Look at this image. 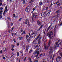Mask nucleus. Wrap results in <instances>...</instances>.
<instances>
[{"label": "nucleus", "mask_w": 62, "mask_h": 62, "mask_svg": "<svg viewBox=\"0 0 62 62\" xmlns=\"http://www.w3.org/2000/svg\"><path fill=\"white\" fill-rule=\"evenodd\" d=\"M36 44H35V46H34V47L35 48V49H37V50H35V53L36 54H39V52L40 51H39V49L40 48V46L39 45L38 46H37L36 45Z\"/></svg>", "instance_id": "f257e3e1"}, {"label": "nucleus", "mask_w": 62, "mask_h": 62, "mask_svg": "<svg viewBox=\"0 0 62 62\" xmlns=\"http://www.w3.org/2000/svg\"><path fill=\"white\" fill-rule=\"evenodd\" d=\"M54 50H55L56 49V47H54L53 46L50 47L49 52V54H53V52H54Z\"/></svg>", "instance_id": "f03ea898"}, {"label": "nucleus", "mask_w": 62, "mask_h": 62, "mask_svg": "<svg viewBox=\"0 0 62 62\" xmlns=\"http://www.w3.org/2000/svg\"><path fill=\"white\" fill-rule=\"evenodd\" d=\"M40 35L39 34L38 36L35 39L36 40H38V39L39 40H40V39H42V37L41 36L40 37Z\"/></svg>", "instance_id": "7ed1b4c3"}, {"label": "nucleus", "mask_w": 62, "mask_h": 62, "mask_svg": "<svg viewBox=\"0 0 62 62\" xmlns=\"http://www.w3.org/2000/svg\"><path fill=\"white\" fill-rule=\"evenodd\" d=\"M26 39H27V41L28 42H29V41H30V38L28 35H26Z\"/></svg>", "instance_id": "20e7f679"}, {"label": "nucleus", "mask_w": 62, "mask_h": 62, "mask_svg": "<svg viewBox=\"0 0 62 62\" xmlns=\"http://www.w3.org/2000/svg\"><path fill=\"white\" fill-rule=\"evenodd\" d=\"M36 36V34L35 33H32L31 35V38H34Z\"/></svg>", "instance_id": "39448f33"}, {"label": "nucleus", "mask_w": 62, "mask_h": 62, "mask_svg": "<svg viewBox=\"0 0 62 62\" xmlns=\"http://www.w3.org/2000/svg\"><path fill=\"white\" fill-rule=\"evenodd\" d=\"M30 10V6H27V7L26 9H25V11H26V12H29Z\"/></svg>", "instance_id": "423d86ee"}, {"label": "nucleus", "mask_w": 62, "mask_h": 62, "mask_svg": "<svg viewBox=\"0 0 62 62\" xmlns=\"http://www.w3.org/2000/svg\"><path fill=\"white\" fill-rule=\"evenodd\" d=\"M61 59V58L60 56H58L56 58V61L57 62H59L60 60Z\"/></svg>", "instance_id": "0eeeda50"}, {"label": "nucleus", "mask_w": 62, "mask_h": 62, "mask_svg": "<svg viewBox=\"0 0 62 62\" xmlns=\"http://www.w3.org/2000/svg\"><path fill=\"white\" fill-rule=\"evenodd\" d=\"M38 15V14L37 13H34L33 15V16L34 18H36Z\"/></svg>", "instance_id": "6e6552de"}, {"label": "nucleus", "mask_w": 62, "mask_h": 62, "mask_svg": "<svg viewBox=\"0 0 62 62\" xmlns=\"http://www.w3.org/2000/svg\"><path fill=\"white\" fill-rule=\"evenodd\" d=\"M29 20L28 21V19H26L25 20V22H24L25 24H26L27 23H29Z\"/></svg>", "instance_id": "1a4fd4ad"}, {"label": "nucleus", "mask_w": 62, "mask_h": 62, "mask_svg": "<svg viewBox=\"0 0 62 62\" xmlns=\"http://www.w3.org/2000/svg\"><path fill=\"white\" fill-rule=\"evenodd\" d=\"M41 16L43 17H44L45 16V13L44 12H43L41 14Z\"/></svg>", "instance_id": "9d476101"}, {"label": "nucleus", "mask_w": 62, "mask_h": 62, "mask_svg": "<svg viewBox=\"0 0 62 62\" xmlns=\"http://www.w3.org/2000/svg\"><path fill=\"white\" fill-rule=\"evenodd\" d=\"M37 22L38 25L40 26V25H41V23H40V21H39V20H37Z\"/></svg>", "instance_id": "9b49d317"}, {"label": "nucleus", "mask_w": 62, "mask_h": 62, "mask_svg": "<svg viewBox=\"0 0 62 62\" xmlns=\"http://www.w3.org/2000/svg\"><path fill=\"white\" fill-rule=\"evenodd\" d=\"M18 39L20 40H23V37H20L18 38Z\"/></svg>", "instance_id": "f8f14e48"}, {"label": "nucleus", "mask_w": 62, "mask_h": 62, "mask_svg": "<svg viewBox=\"0 0 62 62\" xmlns=\"http://www.w3.org/2000/svg\"><path fill=\"white\" fill-rule=\"evenodd\" d=\"M48 13L46 14V16H48L49 15H50V12H51V11L50 10H48Z\"/></svg>", "instance_id": "ddd939ff"}, {"label": "nucleus", "mask_w": 62, "mask_h": 62, "mask_svg": "<svg viewBox=\"0 0 62 62\" xmlns=\"http://www.w3.org/2000/svg\"><path fill=\"white\" fill-rule=\"evenodd\" d=\"M29 49V46L28 45H27L26 46V51H28Z\"/></svg>", "instance_id": "4468645a"}, {"label": "nucleus", "mask_w": 62, "mask_h": 62, "mask_svg": "<svg viewBox=\"0 0 62 62\" xmlns=\"http://www.w3.org/2000/svg\"><path fill=\"white\" fill-rule=\"evenodd\" d=\"M28 59L29 60V62H32V61L31 60V58H28Z\"/></svg>", "instance_id": "2eb2a0df"}, {"label": "nucleus", "mask_w": 62, "mask_h": 62, "mask_svg": "<svg viewBox=\"0 0 62 62\" xmlns=\"http://www.w3.org/2000/svg\"><path fill=\"white\" fill-rule=\"evenodd\" d=\"M37 40L38 41V44H40L41 43V40Z\"/></svg>", "instance_id": "dca6fc26"}, {"label": "nucleus", "mask_w": 62, "mask_h": 62, "mask_svg": "<svg viewBox=\"0 0 62 62\" xmlns=\"http://www.w3.org/2000/svg\"><path fill=\"white\" fill-rule=\"evenodd\" d=\"M51 1V0H46V2L47 3H49V2H50Z\"/></svg>", "instance_id": "f3484780"}, {"label": "nucleus", "mask_w": 62, "mask_h": 62, "mask_svg": "<svg viewBox=\"0 0 62 62\" xmlns=\"http://www.w3.org/2000/svg\"><path fill=\"white\" fill-rule=\"evenodd\" d=\"M7 8H8V7L7 6H6L5 7V11L6 12L8 11V9Z\"/></svg>", "instance_id": "a211bd4d"}, {"label": "nucleus", "mask_w": 62, "mask_h": 62, "mask_svg": "<svg viewBox=\"0 0 62 62\" xmlns=\"http://www.w3.org/2000/svg\"><path fill=\"white\" fill-rule=\"evenodd\" d=\"M2 0H0V6H2Z\"/></svg>", "instance_id": "6ab92c4d"}, {"label": "nucleus", "mask_w": 62, "mask_h": 62, "mask_svg": "<svg viewBox=\"0 0 62 62\" xmlns=\"http://www.w3.org/2000/svg\"><path fill=\"white\" fill-rule=\"evenodd\" d=\"M23 1L22 2V4H25V0H23Z\"/></svg>", "instance_id": "aec40b11"}, {"label": "nucleus", "mask_w": 62, "mask_h": 62, "mask_svg": "<svg viewBox=\"0 0 62 62\" xmlns=\"http://www.w3.org/2000/svg\"><path fill=\"white\" fill-rule=\"evenodd\" d=\"M5 49V51H6L7 49V47L6 46H4V49Z\"/></svg>", "instance_id": "412c9836"}, {"label": "nucleus", "mask_w": 62, "mask_h": 62, "mask_svg": "<svg viewBox=\"0 0 62 62\" xmlns=\"http://www.w3.org/2000/svg\"><path fill=\"white\" fill-rule=\"evenodd\" d=\"M49 33L50 34H52L51 35H53V32H52V31H50L49 32Z\"/></svg>", "instance_id": "4be33fe9"}, {"label": "nucleus", "mask_w": 62, "mask_h": 62, "mask_svg": "<svg viewBox=\"0 0 62 62\" xmlns=\"http://www.w3.org/2000/svg\"><path fill=\"white\" fill-rule=\"evenodd\" d=\"M42 2L40 1L39 2V5H41L42 4Z\"/></svg>", "instance_id": "5701e85b"}, {"label": "nucleus", "mask_w": 62, "mask_h": 62, "mask_svg": "<svg viewBox=\"0 0 62 62\" xmlns=\"http://www.w3.org/2000/svg\"><path fill=\"white\" fill-rule=\"evenodd\" d=\"M44 39H45L44 40V42H46V41H47V39H46V38H44Z\"/></svg>", "instance_id": "b1692460"}, {"label": "nucleus", "mask_w": 62, "mask_h": 62, "mask_svg": "<svg viewBox=\"0 0 62 62\" xmlns=\"http://www.w3.org/2000/svg\"><path fill=\"white\" fill-rule=\"evenodd\" d=\"M11 48H14V47H15V46H14V45H12L11 46Z\"/></svg>", "instance_id": "393cba45"}, {"label": "nucleus", "mask_w": 62, "mask_h": 62, "mask_svg": "<svg viewBox=\"0 0 62 62\" xmlns=\"http://www.w3.org/2000/svg\"><path fill=\"white\" fill-rule=\"evenodd\" d=\"M36 40H34V41H33L32 42L33 44H35L36 43Z\"/></svg>", "instance_id": "a878e982"}, {"label": "nucleus", "mask_w": 62, "mask_h": 62, "mask_svg": "<svg viewBox=\"0 0 62 62\" xmlns=\"http://www.w3.org/2000/svg\"><path fill=\"white\" fill-rule=\"evenodd\" d=\"M2 15L0 13V18H2Z\"/></svg>", "instance_id": "bb28decb"}, {"label": "nucleus", "mask_w": 62, "mask_h": 62, "mask_svg": "<svg viewBox=\"0 0 62 62\" xmlns=\"http://www.w3.org/2000/svg\"><path fill=\"white\" fill-rule=\"evenodd\" d=\"M57 5L58 7H59L61 5V4L59 3L57 4Z\"/></svg>", "instance_id": "cd10ccee"}, {"label": "nucleus", "mask_w": 62, "mask_h": 62, "mask_svg": "<svg viewBox=\"0 0 62 62\" xmlns=\"http://www.w3.org/2000/svg\"><path fill=\"white\" fill-rule=\"evenodd\" d=\"M55 18H56V17H53V20H54L55 19Z\"/></svg>", "instance_id": "c85d7f7f"}, {"label": "nucleus", "mask_w": 62, "mask_h": 62, "mask_svg": "<svg viewBox=\"0 0 62 62\" xmlns=\"http://www.w3.org/2000/svg\"><path fill=\"white\" fill-rule=\"evenodd\" d=\"M58 42H59V41L56 42L55 44L56 45H58Z\"/></svg>", "instance_id": "c756f323"}, {"label": "nucleus", "mask_w": 62, "mask_h": 62, "mask_svg": "<svg viewBox=\"0 0 62 62\" xmlns=\"http://www.w3.org/2000/svg\"><path fill=\"white\" fill-rule=\"evenodd\" d=\"M50 42L49 41L48 42V47H50Z\"/></svg>", "instance_id": "7c9ffc66"}, {"label": "nucleus", "mask_w": 62, "mask_h": 62, "mask_svg": "<svg viewBox=\"0 0 62 62\" xmlns=\"http://www.w3.org/2000/svg\"><path fill=\"white\" fill-rule=\"evenodd\" d=\"M32 50L31 49L29 53L30 54V53H31L32 52Z\"/></svg>", "instance_id": "2f4dec72"}, {"label": "nucleus", "mask_w": 62, "mask_h": 62, "mask_svg": "<svg viewBox=\"0 0 62 62\" xmlns=\"http://www.w3.org/2000/svg\"><path fill=\"white\" fill-rule=\"evenodd\" d=\"M51 34H49V38L51 39Z\"/></svg>", "instance_id": "473e14b6"}, {"label": "nucleus", "mask_w": 62, "mask_h": 62, "mask_svg": "<svg viewBox=\"0 0 62 62\" xmlns=\"http://www.w3.org/2000/svg\"><path fill=\"white\" fill-rule=\"evenodd\" d=\"M14 28V27H13L11 29V31H12V30H13V29Z\"/></svg>", "instance_id": "72a5a7b5"}, {"label": "nucleus", "mask_w": 62, "mask_h": 62, "mask_svg": "<svg viewBox=\"0 0 62 62\" xmlns=\"http://www.w3.org/2000/svg\"><path fill=\"white\" fill-rule=\"evenodd\" d=\"M59 44H58V45H56V47H59Z\"/></svg>", "instance_id": "f704fd0d"}, {"label": "nucleus", "mask_w": 62, "mask_h": 62, "mask_svg": "<svg viewBox=\"0 0 62 62\" xmlns=\"http://www.w3.org/2000/svg\"><path fill=\"white\" fill-rule=\"evenodd\" d=\"M3 9V8H2L1 7H0V10H2Z\"/></svg>", "instance_id": "c9c22d12"}, {"label": "nucleus", "mask_w": 62, "mask_h": 62, "mask_svg": "<svg viewBox=\"0 0 62 62\" xmlns=\"http://www.w3.org/2000/svg\"><path fill=\"white\" fill-rule=\"evenodd\" d=\"M2 13H3V11H2V10H1L0 11V13L2 14Z\"/></svg>", "instance_id": "e433bc0d"}, {"label": "nucleus", "mask_w": 62, "mask_h": 62, "mask_svg": "<svg viewBox=\"0 0 62 62\" xmlns=\"http://www.w3.org/2000/svg\"><path fill=\"white\" fill-rule=\"evenodd\" d=\"M26 57L24 59V61H25V60H26Z\"/></svg>", "instance_id": "4c0bfd02"}, {"label": "nucleus", "mask_w": 62, "mask_h": 62, "mask_svg": "<svg viewBox=\"0 0 62 62\" xmlns=\"http://www.w3.org/2000/svg\"><path fill=\"white\" fill-rule=\"evenodd\" d=\"M13 17L14 18H15V17H16V16H15V14H13Z\"/></svg>", "instance_id": "58836bf2"}, {"label": "nucleus", "mask_w": 62, "mask_h": 62, "mask_svg": "<svg viewBox=\"0 0 62 62\" xmlns=\"http://www.w3.org/2000/svg\"><path fill=\"white\" fill-rule=\"evenodd\" d=\"M52 6H53V4L52 3H51V4L50 5V7H52Z\"/></svg>", "instance_id": "ea45409f"}, {"label": "nucleus", "mask_w": 62, "mask_h": 62, "mask_svg": "<svg viewBox=\"0 0 62 62\" xmlns=\"http://www.w3.org/2000/svg\"><path fill=\"white\" fill-rule=\"evenodd\" d=\"M35 9H36V8H33V11H34V10H35Z\"/></svg>", "instance_id": "a19ab883"}, {"label": "nucleus", "mask_w": 62, "mask_h": 62, "mask_svg": "<svg viewBox=\"0 0 62 62\" xmlns=\"http://www.w3.org/2000/svg\"><path fill=\"white\" fill-rule=\"evenodd\" d=\"M22 18H20V19H19V21H21V20H22Z\"/></svg>", "instance_id": "79ce46f5"}, {"label": "nucleus", "mask_w": 62, "mask_h": 62, "mask_svg": "<svg viewBox=\"0 0 62 62\" xmlns=\"http://www.w3.org/2000/svg\"><path fill=\"white\" fill-rule=\"evenodd\" d=\"M13 41L15 43L16 42V41L15 40V39H13Z\"/></svg>", "instance_id": "37998d69"}, {"label": "nucleus", "mask_w": 62, "mask_h": 62, "mask_svg": "<svg viewBox=\"0 0 62 62\" xmlns=\"http://www.w3.org/2000/svg\"><path fill=\"white\" fill-rule=\"evenodd\" d=\"M21 32H23V31L22 30V29H21Z\"/></svg>", "instance_id": "c03bdc74"}, {"label": "nucleus", "mask_w": 62, "mask_h": 62, "mask_svg": "<svg viewBox=\"0 0 62 62\" xmlns=\"http://www.w3.org/2000/svg\"><path fill=\"white\" fill-rule=\"evenodd\" d=\"M17 46H19V43H17Z\"/></svg>", "instance_id": "a18cd8bd"}, {"label": "nucleus", "mask_w": 62, "mask_h": 62, "mask_svg": "<svg viewBox=\"0 0 62 62\" xmlns=\"http://www.w3.org/2000/svg\"><path fill=\"white\" fill-rule=\"evenodd\" d=\"M41 29V28H40L39 29H38V30H37L38 31H40V29Z\"/></svg>", "instance_id": "49530a36"}, {"label": "nucleus", "mask_w": 62, "mask_h": 62, "mask_svg": "<svg viewBox=\"0 0 62 62\" xmlns=\"http://www.w3.org/2000/svg\"><path fill=\"white\" fill-rule=\"evenodd\" d=\"M62 44V42H61L59 44V45L60 44L61 45V44Z\"/></svg>", "instance_id": "de8ad7c7"}, {"label": "nucleus", "mask_w": 62, "mask_h": 62, "mask_svg": "<svg viewBox=\"0 0 62 62\" xmlns=\"http://www.w3.org/2000/svg\"><path fill=\"white\" fill-rule=\"evenodd\" d=\"M57 17H59V15H58V14H57Z\"/></svg>", "instance_id": "09e8293b"}, {"label": "nucleus", "mask_w": 62, "mask_h": 62, "mask_svg": "<svg viewBox=\"0 0 62 62\" xmlns=\"http://www.w3.org/2000/svg\"><path fill=\"white\" fill-rule=\"evenodd\" d=\"M51 39H54V37H53V36H52L51 37Z\"/></svg>", "instance_id": "8fccbe9b"}, {"label": "nucleus", "mask_w": 62, "mask_h": 62, "mask_svg": "<svg viewBox=\"0 0 62 62\" xmlns=\"http://www.w3.org/2000/svg\"><path fill=\"white\" fill-rule=\"evenodd\" d=\"M6 13V12H5V11L3 13V15H5V14Z\"/></svg>", "instance_id": "3c124183"}, {"label": "nucleus", "mask_w": 62, "mask_h": 62, "mask_svg": "<svg viewBox=\"0 0 62 62\" xmlns=\"http://www.w3.org/2000/svg\"><path fill=\"white\" fill-rule=\"evenodd\" d=\"M34 61L36 62H39V61L38 60H35Z\"/></svg>", "instance_id": "603ef678"}, {"label": "nucleus", "mask_w": 62, "mask_h": 62, "mask_svg": "<svg viewBox=\"0 0 62 62\" xmlns=\"http://www.w3.org/2000/svg\"><path fill=\"white\" fill-rule=\"evenodd\" d=\"M11 50L12 51H14V49H13V48H12L11 49Z\"/></svg>", "instance_id": "864d4df0"}, {"label": "nucleus", "mask_w": 62, "mask_h": 62, "mask_svg": "<svg viewBox=\"0 0 62 62\" xmlns=\"http://www.w3.org/2000/svg\"><path fill=\"white\" fill-rule=\"evenodd\" d=\"M38 55H36L35 57H38Z\"/></svg>", "instance_id": "5fc2aeb1"}, {"label": "nucleus", "mask_w": 62, "mask_h": 62, "mask_svg": "<svg viewBox=\"0 0 62 62\" xmlns=\"http://www.w3.org/2000/svg\"><path fill=\"white\" fill-rule=\"evenodd\" d=\"M19 53L18 52H17V54H19Z\"/></svg>", "instance_id": "6e6d98bb"}, {"label": "nucleus", "mask_w": 62, "mask_h": 62, "mask_svg": "<svg viewBox=\"0 0 62 62\" xmlns=\"http://www.w3.org/2000/svg\"><path fill=\"white\" fill-rule=\"evenodd\" d=\"M3 51H2V50H1L0 51V54H2V52Z\"/></svg>", "instance_id": "4d7b16f0"}, {"label": "nucleus", "mask_w": 62, "mask_h": 62, "mask_svg": "<svg viewBox=\"0 0 62 62\" xmlns=\"http://www.w3.org/2000/svg\"><path fill=\"white\" fill-rule=\"evenodd\" d=\"M42 26H43V25H41V26L40 28H42Z\"/></svg>", "instance_id": "13d9d810"}, {"label": "nucleus", "mask_w": 62, "mask_h": 62, "mask_svg": "<svg viewBox=\"0 0 62 62\" xmlns=\"http://www.w3.org/2000/svg\"><path fill=\"white\" fill-rule=\"evenodd\" d=\"M57 4H58V3H59V1H57Z\"/></svg>", "instance_id": "bf43d9fd"}, {"label": "nucleus", "mask_w": 62, "mask_h": 62, "mask_svg": "<svg viewBox=\"0 0 62 62\" xmlns=\"http://www.w3.org/2000/svg\"><path fill=\"white\" fill-rule=\"evenodd\" d=\"M42 56L43 57H44L45 56V54H43Z\"/></svg>", "instance_id": "052dcab7"}, {"label": "nucleus", "mask_w": 62, "mask_h": 62, "mask_svg": "<svg viewBox=\"0 0 62 62\" xmlns=\"http://www.w3.org/2000/svg\"><path fill=\"white\" fill-rule=\"evenodd\" d=\"M42 55L41 54H40L39 55V56H40V57H41V56Z\"/></svg>", "instance_id": "680f3d73"}, {"label": "nucleus", "mask_w": 62, "mask_h": 62, "mask_svg": "<svg viewBox=\"0 0 62 62\" xmlns=\"http://www.w3.org/2000/svg\"><path fill=\"white\" fill-rule=\"evenodd\" d=\"M34 0H31V1L32 2H34Z\"/></svg>", "instance_id": "e2e57ef3"}, {"label": "nucleus", "mask_w": 62, "mask_h": 62, "mask_svg": "<svg viewBox=\"0 0 62 62\" xmlns=\"http://www.w3.org/2000/svg\"><path fill=\"white\" fill-rule=\"evenodd\" d=\"M25 31H24L23 32V34H25Z\"/></svg>", "instance_id": "0e129e2a"}, {"label": "nucleus", "mask_w": 62, "mask_h": 62, "mask_svg": "<svg viewBox=\"0 0 62 62\" xmlns=\"http://www.w3.org/2000/svg\"><path fill=\"white\" fill-rule=\"evenodd\" d=\"M59 54H62V53H59Z\"/></svg>", "instance_id": "69168bd1"}, {"label": "nucleus", "mask_w": 62, "mask_h": 62, "mask_svg": "<svg viewBox=\"0 0 62 62\" xmlns=\"http://www.w3.org/2000/svg\"><path fill=\"white\" fill-rule=\"evenodd\" d=\"M22 53H23L22 51H21L20 52V54H22Z\"/></svg>", "instance_id": "338daca9"}, {"label": "nucleus", "mask_w": 62, "mask_h": 62, "mask_svg": "<svg viewBox=\"0 0 62 62\" xmlns=\"http://www.w3.org/2000/svg\"><path fill=\"white\" fill-rule=\"evenodd\" d=\"M13 25V23H12L11 24V25L12 26Z\"/></svg>", "instance_id": "774afa93"}]
</instances>
